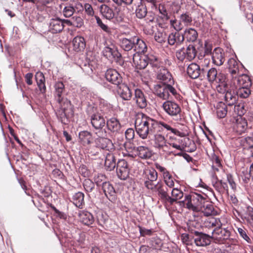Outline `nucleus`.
Segmentation results:
<instances>
[{"instance_id":"f257e3e1","label":"nucleus","mask_w":253,"mask_h":253,"mask_svg":"<svg viewBox=\"0 0 253 253\" xmlns=\"http://www.w3.org/2000/svg\"><path fill=\"white\" fill-rule=\"evenodd\" d=\"M154 119L146 115L141 113L137 115L135 121V128L136 133L143 139L155 132Z\"/></svg>"},{"instance_id":"f03ea898","label":"nucleus","mask_w":253,"mask_h":253,"mask_svg":"<svg viewBox=\"0 0 253 253\" xmlns=\"http://www.w3.org/2000/svg\"><path fill=\"white\" fill-rule=\"evenodd\" d=\"M154 93L158 97L167 100L173 97L178 99L179 96L177 90L170 84H158L155 85Z\"/></svg>"},{"instance_id":"7ed1b4c3","label":"nucleus","mask_w":253,"mask_h":253,"mask_svg":"<svg viewBox=\"0 0 253 253\" xmlns=\"http://www.w3.org/2000/svg\"><path fill=\"white\" fill-rule=\"evenodd\" d=\"M207 200L206 196L196 193L186 195L185 197L186 208L195 211H198Z\"/></svg>"},{"instance_id":"20e7f679","label":"nucleus","mask_w":253,"mask_h":253,"mask_svg":"<svg viewBox=\"0 0 253 253\" xmlns=\"http://www.w3.org/2000/svg\"><path fill=\"white\" fill-rule=\"evenodd\" d=\"M149 63L152 67L158 68L160 66L158 58L156 57H148L145 56H141L139 54H134L133 57V64L136 69L141 70L145 68Z\"/></svg>"},{"instance_id":"39448f33","label":"nucleus","mask_w":253,"mask_h":253,"mask_svg":"<svg viewBox=\"0 0 253 253\" xmlns=\"http://www.w3.org/2000/svg\"><path fill=\"white\" fill-rule=\"evenodd\" d=\"M162 107L165 112L176 121L181 120V109L177 103L174 101L167 100L163 104Z\"/></svg>"},{"instance_id":"423d86ee","label":"nucleus","mask_w":253,"mask_h":253,"mask_svg":"<svg viewBox=\"0 0 253 253\" xmlns=\"http://www.w3.org/2000/svg\"><path fill=\"white\" fill-rule=\"evenodd\" d=\"M197 50L192 45H189L186 49L180 48L176 52V57L181 61L184 59L191 61L195 58Z\"/></svg>"},{"instance_id":"0eeeda50","label":"nucleus","mask_w":253,"mask_h":253,"mask_svg":"<svg viewBox=\"0 0 253 253\" xmlns=\"http://www.w3.org/2000/svg\"><path fill=\"white\" fill-rule=\"evenodd\" d=\"M55 97L56 100L59 103L60 107L65 110L66 108L70 105V101L62 96L64 90V85L61 82H57L54 85Z\"/></svg>"},{"instance_id":"6e6552de","label":"nucleus","mask_w":253,"mask_h":253,"mask_svg":"<svg viewBox=\"0 0 253 253\" xmlns=\"http://www.w3.org/2000/svg\"><path fill=\"white\" fill-rule=\"evenodd\" d=\"M187 73L192 79L200 78L202 79L205 76L206 71L204 68L201 69L199 65L192 63L188 66Z\"/></svg>"},{"instance_id":"1a4fd4ad","label":"nucleus","mask_w":253,"mask_h":253,"mask_svg":"<svg viewBox=\"0 0 253 253\" xmlns=\"http://www.w3.org/2000/svg\"><path fill=\"white\" fill-rule=\"evenodd\" d=\"M129 169L126 161L124 159L118 161L117 165V174L121 180H126L129 176Z\"/></svg>"},{"instance_id":"9d476101","label":"nucleus","mask_w":253,"mask_h":253,"mask_svg":"<svg viewBox=\"0 0 253 253\" xmlns=\"http://www.w3.org/2000/svg\"><path fill=\"white\" fill-rule=\"evenodd\" d=\"M230 229L228 227H222V226L213 229L211 237L220 241L228 239L230 236Z\"/></svg>"},{"instance_id":"9b49d317","label":"nucleus","mask_w":253,"mask_h":253,"mask_svg":"<svg viewBox=\"0 0 253 253\" xmlns=\"http://www.w3.org/2000/svg\"><path fill=\"white\" fill-rule=\"evenodd\" d=\"M133 100L136 106L141 109L145 108L147 106L148 101L146 96L140 89L137 88L135 90Z\"/></svg>"},{"instance_id":"f8f14e48","label":"nucleus","mask_w":253,"mask_h":253,"mask_svg":"<svg viewBox=\"0 0 253 253\" xmlns=\"http://www.w3.org/2000/svg\"><path fill=\"white\" fill-rule=\"evenodd\" d=\"M214 82L215 83L216 88L219 93H224L228 89V85L224 74L219 73Z\"/></svg>"},{"instance_id":"ddd939ff","label":"nucleus","mask_w":253,"mask_h":253,"mask_svg":"<svg viewBox=\"0 0 253 253\" xmlns=\"http://www.w3.org/2000/svg\"><path fill=\"white\" fill-rule=\"evenodd\" d=\"M106 80L112 84L119 85L122 82L120 74L115 69H108L105 73Z\"/></svg>"},{"instance_id":"4468645a","label":"nucleus","mask_w":253,"mask_h":253,"mask_svg":"<svg viewBox=\"0 0 253 253\" xmlns=\"http://www.w3.org/2000/svg\"><path fill=\"white\" fill-rule=\"evenodd\" d=\"M95 146L102 149L111 151L114 149V146L112 141L107 137L96 138L94 140Z\"/></svg>"},{"instance_id":"2eb2a0df","label":"nucleus","mask_w":253,"mask_h":253,"mask_svg":"<svg viewBox=\"0 0 253 253\" xmlns=\"http://www.w3.org/2000/svg\"><path fill=\"white\" fill-rule=\"evenodd\" d=\"M91 124L95 129L103 128L106 125V121L102 113L97 112L91 116Z\"/></svg>"},{"instance_id":"dca6fc26","label":"nucleus","mask_w":253,"mask_h":253,"mask_svg":"<svg viewBox=\"0 0 253 253\" xmlns=\"http://www.w3.org/2000/svg\"><path fill=\"white\" fill-rule=\"evenodd\" d=\"M154 146L160 150L164 151H168L169 150V143L167 142V140L165 136L161 134H155L154 138Z\"/></svg>"},{"instance_id":"f3484780","label":"nucleus","mask_w":253,"mask_h":253,"mask_svg":"<svg viewBox=\"0 0 253 253\" xmlns=\"http://www.w3.org/2000/svg\"><path fill=\"white\" fill-rule=\"evenodd\" d=\"M157 79L161 81L162 84H174V81L169 72L165 68H162L160 70L157 76Z\"/></svg>"},{"instance_id":"a211bd4d","label":"nucleus","mask_w":253,"mask_h":253,"mask_svg":"<svg viewBox=\"0 0 253 253\" xmlns=\"http://www.w3.org/2000/svg\"><path fill=\"white\" fill-rule=\"evenodd\" d=\"M233 79L234 84L237 87H251L252 85L251 80L247 75L242 74L239 76H235Z\"/></svg>"},{"instance_id":"6ab92c4d","label":"nucleus","mask_w":253,"mask_h":253,"mask_svg":"<svg viewBox=\"0 0 253 253\" xmlns=\"http://www.w3.org/2000/svg\"><path fill=\"white\" fill-rule=\"evenodd\" d=\"M62 20L59 18H52L49 23V30L52 33H57L61 32L64 29Z\"/></svg>"},{"instance_id":"aec40b11","label":"nucleus","mask_w":253,"mask_h":253,"mask_svg":"<svg viewBox=\"0 0 253 253\" xmlns=\"http://www.w3.org/2000/svg\"><path fill=\"white\" fill-rule=\"evenodd\" d=\"M118 86L117 92L124 100H129L132 97V91L130 88L125 84H121Z\"/></svg>"},{"instance_id":"412c9836","label":"nucleus","mask_w":253,"mask_h":253,"mask_svg":"<svg viewBox=\"0 0 253 253\" xmlns=\"http://www.w3.org/2000/svg\"><path fill=\"white\" fill-rule=\"evenodd\" d=\"M135 155L142 159H148L152 156V151L147 147L139 146L134 147Z\"/></svg>"},{"instance_id":"4be33fe9","label":"nucleus","mask_w":253,"mask_h":253,"mask_svg":"<svg viewBox=\"0 0 253 253\" xmlns=\"http://www.w3.org/2000/svg\"><path fill=\"white\" fill-rule=\"evenodd\" d=\"M184 41V37L179 32L171 33L168 38V43L176 47L181 44Z\"/></svg>"},{"instance_id":"5701e85b","label":"nucleus","mask_w":253,"mask_h":253,"mask_svg":"<svg viewBox=\"0 0 253 253\" xmlns=\"http://www.w3.org/2000/svg\"><path fill=\"white\" fill-rule=\"evenodd\" d=\"M223 50L220 48H215L212 55L213 63L217 66H221L225 61Z\"/></svg>"},{"instance_id":"b1692460","label":"nucleus","mask_w":253,"mask_h":253,"mask_svg":"<svg viewBox=\"0 0 253 253\" xmlns=\"http://www.w3.org/2000/svg\"><path fill=\"white\" fill-rule=\"evenodd\" d=\"M156 185L157 186L153 192L157 193L162 200L167 202L168 194L166 186L161 181H158Z\"/></svg>"},{"instance_id":"393cba45","label":"nucleus","mask_w":253,"mask_h":253,"mask_svg":"<svg viewBox=\"0 0 253 253\" xmlns=\"http://www.w3.org/2000/svg\"><path fill=\"white\" fill-rule=\"evenodd\" d=\"M211 160L212 162V169L213 171V173H216L219 172L221 175L224 173V170L223 169L221 161L218 156H217L214 153H213L211 157Z\"/></svg>"},{"instance_id":"a878e982","label":"nucleus","mask_w":253,"mask_h":253,"mask_svg":"<svg viewBox=\"0 0 253 253\" xmlns=\"http://www.w3.org/2000/svg\"><path fill=\"white\" fill-rule=\"evenodd\" d=\"M224 93L225 101L227 105L228 106L235 105L238 99L237 93L233 89H229L228 87Z\"/></svg>"},{"instance_id":"bb28decb","label":"nucleus","mask_w":253,"mask_h":253,"mask_svg":"<svg viewBox=\"0 0 253 253\" xmlns=\"http://www.w3.org/2000/svg\"><path fill=\"white\" fill-rule=\"evenodd\" d=\"M247 126V122L245 118H243L242 117H238L233 128L237 132L242 134L246 131Z\"/></svg>"},{"instance_id":"cd10ccee","label":"nucleus","mask_w":253,"mask_h":253,"mask_svg":"<svg viewBox=\"0 0 253 253\" xmlns=\"http://www.w3.org/2000/svg\"><path fill=\"white\" fill-rule=\"evenodd\" d=\"M79 220L85 225L89 226L94 222V217L91 213L87 211H80L78 214Z\"/></svg>"},{"instance_id":"c85d7f7f","label":"nucleus","mask_w":253,"mask_h":253,"mask_svg":"<svg viewBox=\"0 0 253 253\" xmlns=\"http://www.w3.org/2000/svg\"><path fill=\"white\" fill-rule=\"evenodd\" d=\"M199 211L202 212L206 216L215 215L217 213V211L215 210L213 204L208 200L202 206Z\"/></svg>"},{"instance_id":"c756f323","label":"nucleus","mask_w":253,"mask_h":253,"mask_svg":"<svg viewBox=\"0 0 253 253\" xmlns=\"http://www.w3.org/2000/svg\"><path fill=\"white\" fill-rule=\"evenodd\" d=\"M211 238V236L207 234L199 233L195 238L194 241L198 246H205L210 244Z\"/></svg>"},{"instance_id":"7c9ffc66","label":"nucleus","mask_w":253,"mask_h":253,"mask_svg":"<svg viewBox=\"0 0 253 253\" xmlns=\"http://www.w3.org/2000/svg\"><path fill=\"white\" fill-rule=\"evenodd\" d=\"M154 123L156 124L155 125V132L160 131V128L162 129L164 128L168 131H170L174 134L180 135L181 132L179 130L171 127L170 126L163 122H158L154 119Z\"/></svg>"},{"instance_id":"2f4dec72","label":"nucleus","mask_w":253,"mask_h":253,"mask_svg":"<svg viewBox=\"0 0 253 253\" xmlns=\"http://www.w3.org/2000/svg\"><path fill=\"white\" fill-rule=\"evenodd\" d=\"M106 124L108 130L113 132H118L121 127L119 121L115 118L108 119L106 122Z\"/></svg>"},{"instance_id":"473e14b6","label":"nucleus","mask_w":253,"mask_h":253,"mask_svg":"<svg viewBox=\"0 0 253 253\" xmlns=\"http://www.w3.org/2000/svg\"><path fill=\"white\" fill-rule=\"evenodd\" d=\"M136 37H133L129 39L122 38L120 40V45L125 51H129L134 48Z\"/></svg>"},{"instance_id":"72a5a7b5","label":"nucleus","mask_w":253,"mask_h":253,"mask_svg":"<svg viewBox=\"0 0 253 253\" xmlns=\"http://www.w3.org/2000/svg\"><path fill=\"white\" fill-rule=\"evenodd\" d=\"M229 71L231 74L232 78L238 76L239 74L240 64L234 58H230L228 61Z\"/></svg>"},{"instance_id":"f704fd0d","label":"nucleus","mask_w":253,"mask_h":253,"mask_svg":"<svg viewBox=\"0 0 253 253\" xmlns=\"http://www.w3.org/2000/svg\"><path fill=\"white\" fill-rule=\"evenodd\" d=\"M102 190L106 196L113 199L115 198L116 191L113 185L109 182H104L102 183Z\"/></svg>"},{"instance_id":"c9c22d12","label":"nucleus","mask_w":253,"mask_h":253,"mask_svg":"<svg viewBox=\"0 0 253 253\" xmlns=\"http://www.w3.org/2000/svg\"><path fill=\"white\" fill-rule=\"evenodd\" d=\"M133 48L136 54H139V53H144L147 51V47L143 40L136 37Z\"/></svg>"},{"instance_id":"e433bc0d","label":"nucleus","mask_w":253,"mask_h":253,"mask_svg":"<svg viewBox=\"0 0 253 253\" xmlns=\"http://www.w3.org/2000/svg\"><path fill=\"white\" fill-rule=\"evenodd\" d=\"M171 194V196L170 197L168 195L167 201V202L169 203L170 205H172L174 202L183 197V192L178 188H173Z\"/></svg>"},{"instance_id":"4c0bfd02","label":"nucleus","mask_w":253,"mask_h":253,"mask_svg":"<svg viewBox=\"0 0 253 253\" xmlns=\"http://www.w3.org/2000/svg\"><path fill=\"white\" fill-rule=\"evenodd\" d=\"M204 226L208 228L216 229L217 227H220L222 226L220 219L213 217H210L207 219L204 223Z\"/></svg>"},{"instance_id":"58836bf2","label":"nucleus","mask_w":253,"mask_h":253,"mask_svg":"<svg viewBox=\"0 0 253 253\" xmlns=\"http://www.w3.org/2000/svg\"><path fill=\"white\" fill-rule=\"evenodd\" d=\"M104 165L107 170L111 171L114 169L116 167V160L113 154L107 153L106 156Z\"/></svg>"},{"instance_id":"ea45409f","label":"nucleus","mask_w":253,"mask_h":253,"mask_svg":"<svg viewBox=\"0 0 253 253\" xmlns=\"http://www.w3.org/2000/svg\"><path fill=\"white\" fill-rule=\"evenodd\" d=\"M184 37V40H186L189 42H195L198 38V33L193 28H188L184 31V34L182 35Z\"/></svg>"},{"instance_id":"a19ab883","label":"nucleus","mask_w":253,"mask_h":253,"mask_svg":"<svg viewBox=\"0 0 253 253\" xmlns=\"http://www.w3.org/2000/svg\"><path fill=\"white\" fill-rule=\"evenodd\" d=\"M100 11L103 16L107 19H112L115 17L113 10L106 4H102L100 6Z\"/></svg>"},{"instance_id":"79ce46f5","label":"nucleus","mask_w":253,"mask_h":253,"mask_svg":"<svg viewBox=\"0 0 253 253\" xmlns=\"http://www.w3.org/2000/svg\"><path fill=\"white\" fill-rule=\"evenodd\" d=\"M72 42L74 49L76 51L83 50L85 46L84 39L82 37H76Z\"/></svg>"},{"instance_id":"37998d69","label":"nucleus","mask_w":253,"mask_h":253,"mask_svg":"<svg viewBox=\"0 0 253 253\" xmlns=\"http://www.w3.org/2000/svg\"><path fill=\"white\" fill-rule=\"evenodd\" d=\"M35 79L40 90L42 93H44L46 91V86L43 74L42 72H37L35 75Z\"/></svg>"},{"instance_id":"c03bdc74","label":"nucleus","mask_w":253,"mask_h":253,"mask_svg":"<svg viewBox=\"0 0 253 253\" xmlns=\"http://www.w3.org/2000/svg\"><path fill=\"white\" fill-rule=\"evenodd\" d=\"M73 201L74 205L82 209L83 205L84 204V194L81 192L75 193L73 196Z\"/></svg>"},{"instance_id":"a18cd8bd","label":"nucleus","mask_w":253,"mask_h":253,"mask_svg":"<svg viewBox=\"0 0 253 253\" xmlns=\"http://www.w3.org/2000/svg\"><path fill=\"white\" fill-rule=\"evenodd\" d=\"M79 138L84 145L89 144L92 140V135L87 131H81L79 133Z\"/></svg>"},{"instance_id":"49530a36","label":"nucleus","mask_w":253,"mask_h":253,"mask_svg":"<svg viewBox=\"0 0 253 253\" xmlns=\"http://www.w3.org/2000/svg\"><path fill=\"white\" fill-rule=\"evenodd\" d=\"M238 141L244 149L253 148V137H241Z\"/></svg>"},{"instance_id":"de8ad7c7","label":"nucleus","mask_w":253,"mask_h":253,"mask_svg":"<svg viewBox=\"0 0 253 253\" xmlns=\"http://www.w3.org/2000/svg\"><path fill=\"white\" fill-rule=\"evenodd\" d=\"M227 113V106L223 102H220L216 105V114L219 118H224Z\"/></svg>"},{"instance_id":"09e8293b","label":"nucleus","mask_w":253,"mask_h":253,"mask_svg":"<svg viewBox=\"0 0 253 253\" xmlns=\"http://www.w3.org/2000/svg\"><path fill=\"white\" fill-rule=\"evenodd\" d=\"M103 53L104 56L108 59H112L118 56V52L109 47H105L103 50Z\"/></svg>"},{"instance_id":"8fccbe9b","label":"nucleus","mask_w":253,"mask_h":253,"mask_svg":"<svg viewBox=\"0 0 253 253\" xmlns=\"http://www.w3.org/2000/svg\"><path fill=\"white\" fill-rule=\"evenodd\" d=\"M212 185L215 190L222 194L221 180H219L217 173L212 174Z\"/></svg>"},{"instance_id":"3c124183","label":"nucleus","mask_w":253,"mask_h":253,"mask_svg":"<svg viewBox=\"0 0 253 253\" xmlns=\"http://www.w3.org/2000/svg\"><path fill=\"white\" fill-rule=\"evenodd\" d=\"M147 13V9L144 5H138L135 10V14L137 18L142 19L145 17Z\"/></svg>"},{"instance_id":"603ef678","label":"nucleus","mask_w":253,"mask_h":253,"mask_svg":"<svg viewBox=\"0 0 253 253\" xmlns=\"http://www.w3.org/2000/svg\"><path fill=\"white\" fill-rule=\"evenodd\" d=\"M158 173L154 169H149L145 173V180L157 181Z\"/></svg>"},{"instance_id":"864d4df0","label":"nucleus","mask_w":253,"mask_h":253,"mask_svg":"<svg viewBox=\"0 0 253 253\" xmlns=\"http://www.w3.org/2000/svg\"><path fill=\"white\" fill-rule=\"evenodd\" d=\"M206 74H207V77L208 81L211 83H214L218 75L217 71L214 68H211L208 72H206Z\"/></svg>"},{"instance_id":"5fc2aeb1","label":"nucleus","mask_w":253,"mask_h":253,"mask_svg":"<svg viewBox=\"0 0 253 253\" xmlns=\"http://www.w3.org/2000/svg\"><path fill=\"white\" fill-rule=\"evenodd\" d=\"M237 92L238 96H240L242 98H247L251 94L250 87H239Z\"/></svg>"},{"instance_id":"6e6d98bb","label":"nucleus","mask_w":253,"mask_h":253,"mask_svg":"<svg viewBox=\"0 0 253 253\" xmlns=\"http://www.w3.org/2000/svg\"><path fill=\"white\" fill-rule=\"evenodd\" d=\"M74 12L75 9L73 8V4H67L62 11L63 14L65 17H70L73 16Z\"/></svg>"},{"instance_id":"4d7b16f0","label":"nucleus","mask_w":253,"mask_h":253,"mask_svg":"<svg viewBox=\"0 0 253 253\" xmlns=\"http://www.w3.org/2000/svg\"><path fill=\"white\" fill-rule=\"evenodd\" d=\"M244 103H240L235 105L234 112L238 114V117H242L246 112Z\"/></svg>"},{"instance_id":"13d9d810","label":"nucleus","mask_w":253,"mask_h":253,"mask_svg":"<svg viewBox=\"0 0 253 253\" xmlns=\"http://www.w3.org/2000/svg\"><path fill=\"white\" fill-rule=\"evenodd\" d=\"M165 184L169 188H172L174 186V182L172 177L171 175L169 172H166L163 176Z\"/></svg>"},{"instance_id":"bf43d9fd","label":"nucleus","mask_w":253,"mask_h":253,"mask_svg":"<svg viewBox=\"0 0 253 253\" xmlns=\"http://www.w3.org/2000/svg\"><path fill=\"white\" fill-rule=\"evenodd\" d=\"M73 26L78 28L81 27L84 25V21L80 16L74 15L72 17Z\"/></svg>"},{"instance_id":"052dcab7","label":"nucleus","mask_w":253,"mask_h":253,"mask_svg":"<svg viewBox=\"0 0 253 253\" xmlns=\"http://www.w3.org/2000/svg\"><path fill=\"white\" fill-rule=\"evenodd\" d=\"M154 39L158 42L163 43L166 42L167 37L165 33L158 31L155 33Z\"/></svg>"},{"instance_id":"680f3d73","label":"nucleus","mask_w":253,"mask_h":253,"mask_svg":"<svg viewBox=\"0 0 253 253\" xmlns=\"http://www.w3.org/2000/svg\"><path fill=\"white\" fill-rule=\"evenodd\" d=\"M108 220V216L103 213H99L97 216V221L100 225L104 226Z\"/></svg>"},{"instance_id":"e2e57ef3","label":"nucleus","mask_w":253,"mask_h":253,"mask_svg":"<svg viewBox=\"0 0 253 253\" xmlns=\"http://www.w3.org/2000/svg\"><path fill=\"white\" fill-rule=\"evenodd\" d=\"M170 24L177 32L180 31L183 28V26L180 21L176 19L170 20Z\"/></svg>"},{"instance_id":"0e129e2a","label":"nucleus","mask_w":253,"mask_h":253,"mask_svg":"<svg viewBox=\"0 0 253 253\" xmlns=\"http://www.w3.org/2000/svg\"><path fill=\"white\" fill-rule=\"evenodd\" d=\"M95 18L97 24L101 28L102 30L107 33L111 32V29L109 28L107 25L104 24L102 22L101 19L99 17L96 16Z\"/></svg>"},{"instance_id":"69168bd1","label":"nucleus","mask_w":253,"mask_h":253,"mask_svg":"<svg viewBox=\"0 0 253 253\" xmlns=\"http://www.w3.org/2000/svg\"><path fill=\"white\" fill-rule=\"evenodd\" d=\"M84 187L85 191L87 192H90L94 188V183L89 179H86L84 182Z\"/></svg>"},{"instance_id":"338daca9","label":"nucleus","mask_w":253,"mask_h":253,"mask_svg":"<svg viewBox=\"0 0 253 253\" xmlns=\"http://www.w3.org/2000/svg\"><path fill=\"white\" fill-rule=\"evenodd\" d=\"M157 185L156 181L145 180L144 185L147 189L153 192Z\"/></svg>"},{"instance_id":"774afa93","label":"nucleus","mask_w":253,"mask_h":253,"mask_svg":"<svg viewBox=\"0 0 253 253\" xmlns=\"http://www.w3.org/2000/svg\"><path fill=\"white\" fill-rule=\"evenodd\" d=\"M106 177L103 174H98L94 177V181L98 186L102 185L103 182H106Z\"/></svg>"}]
</instances>
